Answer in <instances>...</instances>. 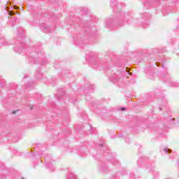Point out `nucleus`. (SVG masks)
<instances>
[{
    "label": "nucleus",
    "mask_w": 179,
    "mask_h": 179,
    "mask_svg": "<svg viewBox=\"0 0 179 179\" xmlns=\"http://www.w3.org/2000/svg\"><path fill=\"white\" fill-rule=\"evenodd\" d=\"M3 45H8V44H6V43H3Z\"/></svg>",
    "instance_id": "nucleus-16"
},
{
    "label": "nucleus",
    "mask_w": 179,
    "mask_h": 179,
    "mask_svg": "<svg viewBox=\"0 0 179 179\" xmlns=\"http://www.w3.org/2000/svg\"><path fill=\"white\" fill-rule=\"evenodd\" d=\"M173 86H178V84L177 83H174Z\"/></svg>",
    "instance_id": "nucleus-12"
},
{
    "label": "nucleus",
    "mask_w": 179,
    "mask_h": 179,
    "mask_svg": "<svg viewBox=\"0 0 179 179\" xmlns=\"http://www.w3.org/2000/svg\"><path fill=\"white\" fill-rule=\"evenodd\" d=\"M157 66H159V63H157Z\"/></svg>",
    "instance_id": "nucleus-17"
},
{
    "label": "nucleus",
    "mask_w": 179,
    "mask_h": 179,
    "mask_svg": "<svg viewBox=\"0 0 179 179\" xmlns=\"http://www.w3.org/2000/svg\"><path fill=\"white\" fill-rule=\"evenodd\" d=\"M164 151L165 152V153H171V150L169 148H165Z\"/></svg>",
    "instance_id": "nucleus-8"
},
{
    "label": "nucleus",
    "mask_w": 179,
    "mask_h": 179,
    "mask_svg": "<svg viewBox=\"0 0 179 179\" xmlns=\"http://www.w3.org/2000/svg\"><path fill=\"white\" fill-rule=\"evenodd\" d=\"M67 179H78V177L73 173H69L67 175Z\"/></svg>",
    "instance_id": "nucleus-4"
},
{
    "label": "nucleus",
    "mask_w": 179,
    "mask_h": 179,
    "mask_svg": "<svg viewBox=\"0 0 179 179\" xmlns=\"http://www.w3.org/2000/svg\"><path fill=\"white\" fill-rule=\"evenodd\" d=\"M152 174L154 176V178H157L159 177V171H154L152 172Z\"/></svg>",
    "instance_id": "nucleus-5"
},
{
    "label": "nucleus",
    "mask_w": 179,
    "mask_h": 179,
    "mask_svg": "<svg viewBox=\"0 0 179 179\" xmlns=\"http://www.w3.org/2000/svg\"><path fill=\"white\" fill-rule=\"evenodd\" d=\"M12 113H13V114H15L16 112L15 111H13Z\"/></svg>",
    "instance_id": "nucleus-15"
},
{
    "label": "nucleus",
    "mask_w": 179,
    "mask_h": 179,
    "mask_svg": "<svg viewBox=\"0 0 179 179\" xmlns=\"http://www.w3.org/2000/svg\"><path fill=\"white\" fill-rule=\"evenodd\" d=\"M130 178L131 179H135V175L131 174Z\"/></svg>",
    "instance_id": "nucleus-9"
},
{
    "label": "nucleus",
    "mask_w": 179,
    "mask_h": 179,
    "mask_svg": "<svg viewBox=\"0 0 179 179\" xmlns=\"http://www.w3.org/2000/svg\"><path fill=\"white\" fill-rule=\"evenodd\" d=\"M121 111H125V108L122 107L120 108Z\"/></svg>",
    "instance_id": "nucleus-10"
},
{
    "label": "nucleus",
    "mask_w": 179,
    "mask_h": 179,
    "mask_svg": "<svg viewBox=\"0 0 179 179\" xmlns=\"http://www.w3.org/2000/svg\"><path fill=\"white\" fill-rule=\"evenodd\" d=\"M127 75H131V73H129V72H127Z\"/></svg>",
    "instance_id": "nucleus-14"
},
{
    "label": "nucleus",
    "mask_w": 179,
    "mask_h": 179,
    "mask_svg": "<svg viewBox=\"0 0 179 179\" xmlns=\"http://www.w3.org/2000/svg\"><path fill=\"white\" fill-rule=\"evenodd\" d=\"M99 146H103V144H101Z\"/></svg>",
    "instance_id": "nucleus-19"
},
{
    "label": "nucleus",
    "mask_w": 179,
    "mask_h": 179,
    "mask_svg": "<svg viewBox=\"0 0 179 179\" xmlns=\"http://www.w3.org/2000/svg\"><path fill=\"white\" fill-rule=\"evenodd\" d=\"M115 3H117V1L116 0H111L110 1V6H112L113 8H115V5H114Z\"/></svg>",
    "instance_id": "nucleus-6"
},
{
    "label": "nucleus",
    "mask_w": 179,
    "mask_h": 179,
    "mask_svg": "<svg viewBox=\"0 0 179 179\" xmlns=\"http://www.w3.org/2000/svg\"><path fill=\"white\" fill-rule=\"evenodd\" d=\"M163 110V108L159 107V110L162 111Z\"/></svg>",
    "instance_id": "nucleus-13"
},
{
    "label": "nucleus",
    "mask_w": 179,
    "mask_h": 179,
    "mask_svg": "<svg viewBox=\"0 0 179 179\" xmlns=\"http://www.w3.org/2000/svg\"><path fill=\"white\" fill-rule=\"evenodd\" d=\"M15 13H13V12H10L9 13V15H10V16H12V15H13Z\"/></svg>",
    "instance_id": "nucleus-11"
},
{
    "label": "nucleus",
    "mask_w": 179,
    "mask_h": 179,
    "mask_svg": "<svg viewBox=\"0 0 179 179\" xmlns=\"http://www.w3.org/2000/svg\"><path fill=\"white\" fill-rule=\"evenodd\" d=\"M14 51L17 52V54H22L23 51V44L21 43L20 45L15 46L14 48Z\"/></svg>",
    "instance_id": "nucleus-2"
},
{
    "label": "nucleus",
    "mask_w": 179,
    "mask_h": 179,
    "mask_svg": "<svg viewBox=\"0 0 179 179\" xmlns=\"http://www.w3.org/2000/svg\"><path fill=\"white\" fill-rule=\"evenodd\" d=\"M112 81L113 82V83H115V82H118V78H117V76H115L113 78Z\"/></svg>",
    "instance_id": "nucleus-7"
},
{
    "label": "nucleus",
    "mask_w": 179,
    "mask_h": 179,
    "mask_svg": "<svg viewBox=\"0 0 179 179\" xmlns=\"http://www.w3.org/2000/svg\"><path fill=\"white\" fill-rule=\"evenodd\" d=\"M41 30H42V31H43L44 33H50L51 31L50 29V27L47 26V24H43L41 26Z\"/></svg>",
    "instance_id": "nucleus-3"
},
{
    "label": "nucleus",
    "mask_w": 179,
    "mask_h": 179,
    "mask_svg": "<svg viewBox=\"0 0 179 179\" xmlns=\"http://www.w3.org/2000/svg\"><path fill=\"white\" fill-rule=\"evenodd\" d=\"M45 162L46 163V167H48V169H50L52 171H54V170H55V168H54V165L52 164V162L50 161V158H48V157H45Z\"/></svg>",
    "instance_id": "nucleus-1"
},
{
    "label": "nucleus",
    "mask_w": 179,
    "mask_h": 179,
    "mask_svg": "<svg viewBox=\"0 0 179 179\" xmlns=\"http://www.w3.org/2000/svg\"><path fill=\"white\" fill-rule=\"evenodd\" d=\"M24 78H27V75H25V76H24Z\"/></svg>",
    "instance_id": "nucleus-18"
},
{
    "label": "nucleus",
    "mask_w": 179,
    "mask_h": 179,
    "mask_svg": "<svg viewBox=\"0 0 179 179\" xmlns=\"http://www.w3.org/2000/svg\"><path fill=\"white\" fill-rule=\"evenodd\" d=\"M22 179H24V178H22Z\"/></svg>",
    "instance_id": "nucleus-20"
}]
</instances>
